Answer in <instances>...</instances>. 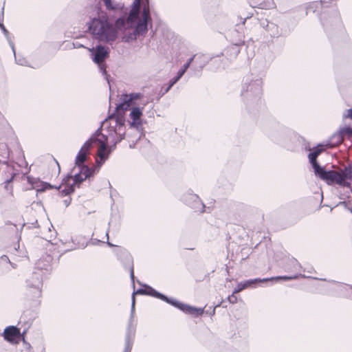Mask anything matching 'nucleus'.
Segmentation results:
<instances>
[{"instance_id": "1", "label": "nucleus", "mask_w": 352, "mask_h": 352, "mask_svg": "<svg viewBox=\"0 0 352 352\" xmlns=\"http://www.w3.org/2000/svg\"><path fill=\"white\" fill-rule=\"evenodd\" d=\"M125 118L122 113H113L106 118L91 136L97 144V164L100 166L109 157V154L125 136Z\"/></svg>"}, {"instance_id": "2", "label": "nucleus", "mask_w": 352, "mask_h": 352, "mask_svg": "<svg viewBox=\"0 0 352 352\" xmlns=\"http://www.w3.org/2000/svg\"><path fill=\"white\" fill-rule=\"evenodd\" d=\"M93 147H97V144L95 143L94 138L91 137L78 153L72 175L63 179L62 184L59 185H52L45 182V190L52 188L61 189L59 192L62 195L66 196L74 191L76 185H79L84 180L91 177L94 174V170L83 165V163L87 159L89 150Z\"/></svg>"}, {"instance_id": "3", "label": "nucleus", "mask_w": 352, "mask_h": 352, "mask_svg": "<svg viewBox=\"0 0 352 352\" xmlns=\"http://www.w3.org/2000/svg\"><path fill=\"white\" fill-rule=\"evenodd\" d=\"M87 29L96 39L111 43L118 36V30H124L122 41L130 43L136 40L138 35L133 23H87Z\"/></svg>"}, {"instance_id": "4", "label": "nucleus", "mask_w": 352, "mask_h": 352, "mask_svg": "<svg viewBox=\"0 0 352 352\" xmlns=\"http://www.w3.org/2000/svg\"><path fill=\"white\" fill-rule=\"evenodd\" d=\"M151 21L148 0H134L126 18H118L115 22H149Z\"/></svg>"}, {"instance_id": "5", "label": "nucleus", "mask_w": 352, "mask_h": 352, "mask_svg": "<svg viewBox=\"0 0 352 352\" xmlns=\"http://www.w3.org/2000/svg\"><path fill=\"white\" fill-rule=\"evenodd\" d=\"M88 50L91 52L93 61L98 65L100 72L109 82V75L107 73V65L104 63L105 59L109 55V48L98 45L95 47L88 48Z\"/></svg>"}, {"instance_id": "6", "label": "nucleus", "mask_w": 352, "mask_h": 352, "mask_svg": "<svg viewBox=\"0 0 352 352\" xmlns=\"http://www.w3.org/2000/svg\"><path fill=\"white\" fill-rule=\"evenodd\" d=\"M262 93V80L260 78H253L247 76L243 85L241 95L246 99H254L261 96Z\"/></svg>"}, {"instance_id": "7", "label": "nucleus", "mask_w": 352, "mask_h": 352, "mask_svg": "<svg viewBox=\"0 0 352 352\" xmlns=\"http://www.w3.org/2000/svg\"><path fill=\"white\" fill-rule=\"evenodd\" d=\"M302 276L300 274H296L292 276H276V277H271V278H254V279H250L245 280L243 282L239 283L236 287L234 289V294H237L242 290L251 287L253 284L256 283H263L267 281H271V280H293L296 279L299 277Z\"/></svg>"}, {"instance_id": "8", "label": "nucleus", "mask_w": 352, "mask_h": 352, "mask_svg": "<svg viewBox=\"0 0 352 352\" xmlns=\"http://www.w3.org/2000/svg\"><path fill=\"white\" fill-rule=\"evenodd\" d=\"M161 300L166 302L167 303L170 304L175 307L178 308L179 309H180L181 311H184L186 314L199 316L204 313V309L196 308L188 305L184 304L174 298H169L166 296V298H161Z\"/></svg>"}, {"instance_id": "9", "label": "nucleus", "mask_w": 352, "mask_h": 352, "mask_svg": "<svg viewBox=\"0 0 352 352\" xmlns=\"http://www.w3.org/2000/svg\"><path fill=\"white\" fill-rule=\"evenodd\" d=\"M140 93H132L131 94H122L120 96V103L116 106V110L126 111L130 106L139 105L135 101L142 97Z\"/></svg>"}, {"instance_id": "10", "label": "nucleus", "mask_w": 352, "mask_h": 352, "mask_svg": "<svg viewBox=\"0 0 352 352\" xmlns=\"http://www.w3.org/2000/svg\"><path fill=\"white\" fill-rule=\"evenodd\" d=\"M135 294H145L157 298H166V296L160 292H157L155 289L152 288L151 287L146 286V289H139L136 292H133L132 294V303H131V317H133L135 313Z\"/></svg>"}, {"instance_id": "11", "label": "nucleus", "mask_w": 352, "mask_h": 352, "mask_svg": "<svg viewBox=\"0 0 352 352\" xmlns=\"http://www.w3.org/2000/svg\"><path fill=\"white\" fill-rule=\"evenodd\" d=\"M90 22H108L106 13L101 10L98 5L92 6L87 8Z\"/></svg>"}, {"instance_id": "12", "label": "nucleus", "mask_w": 352, "mask_h": 352, "mask_svg": "<svg viewBox=\"0 0 352 352\" xmlns=\"http://www.w3.org/2000/svg\"><path fill=\"white\" fill-rule=\"evenodd\" d=\"M48 177L54 180L59 176L60 168L58 162L52 157H47Z\"/></svg>"}, {"instance_id": "13", "label": "nucleus", "mask_w": 352, "mask_h": 352, "mask_svg": "<svg viewBox=\"0 0 352 352\" xmlns=\"http://www.w3.org/2000/svg\"><path fill=\"white\" fill-rule=\"evenodd\" d=\"M315 174L321 179L326 182L329 185L333 184V179L336 175L335 170H325L324 168L320 166H316Z\"/></svg>"}, {"instance_id": "14", "label": "nucleus", "mask_w": 352, "mask_h": 352, "mask_svg": "<svg viewBox=\"0 0 352 352\" xmlns=\"http://www.w3.org/2000/svg\"><path fill=\"white\" fill-rule=\"evenodd\" d=\"M4 338L12 343H17L21 339L20 330L14 326L7 327L4 331Z\"/></svg>"}, {"instance_id": "15", "label": "nucleus", "mask_w": 352, "mask_h": 352, "mask_svg": "<svg viewBox=\"0 0 352 352\" xmlns=\"http://www.w3.org/2000/svg\"><path fill=\"white\" fill-rule=\"evenodd\" d=\"M142 109H141L138 107H135L131 109V113H130V118L133 120L131 122V126H133L138 129L140 127H141L142 124V122L141 120V116L142 115Z\"/></svg>"}, {"instance_id": "16", "label": "nucleus", "mask_w": 352, "mask_h": 352, "mask_svg": "<svg viewBox=\"0 0 352 352\" xmlns=\"http://www.w3.org/2000/svg\"><path fill=\"white\" fill-rule=\"evenodd\" d=\"M184 201L197 211L204 212V205L197 195L190 194L184 198Z\"/></svg>"}, {"instance_id": "17", "label": "nucleus", "mask_w": 352, "mask_h": 352, "mask_svg": "<svg viewBox=\"0 0 352 352\" xmlns=\"http://www.w3.org/2000/svg\"><path fill=\"white\" fill-rule=\"evenodd\" d=\"M195 59V61H199L200 63H201V65H200V68H202L205 63H206L207 61V57L203 54L201 55H195L193 57L190 58L188 61L184 65L183 67L179 69L177 72V75L179 76L180 77H182L184 73L186 72V71L187 70V69L189 67L190 65L191 64V63L193 61V60Z\"/></svg>"}, {"instance_id": "18", "label": "nucleus", "mask_w": 352, "mask_h": 352, "mask_svg": "<svg viewBox=\"0 0 352 352\" xmlns=\"http://www.w3.org/2000/svg\"><path fill=\"white\" fill-rule=\"evenodd\" d=\"M325 6L322 1H314L308 4L306 8V14L307 15H320L322 12V7Z\"/></svg>"}, {"instance_id": "19", "label": "nucleus", "mask_w": 352, "mask_h": 352, "mask_svg": "<svg viewBox=\"0 0 352 352\" xmlns=\"http://www.w3.org/2000/svg\"><path fill=\"white\" fill-rule=\"evenodd\" d=\"M133 318H130L127 333L125 338V346L133 345V338L135 335V327L133 326Z\"/></svg>"}, {"instance_id": "20", "label": "nucleus", "mask_w": 352, "mask_h": 352, "mask_svg": "<svg viewBox=\"0 0 352 352\" xmlns=\"http://www.w3.org/2000/svg\"><path fill=\"white\" fill-rule=\"evenodd\" d=\"M344 139V135L342 131L335 133L329 139L327 145L331 147H335L342 143Z\"/></svg>"}, {"instance_id": "21", "label": "nucleus", "mask_w": 352, "mask_h": 352, "mask_svg": "<svg viewBox=\"0 0 352 352\" xmlns=\"http://www.w3.org/2000/svg\"><path fill=\"white\" fill-rule=\"evenodd\" d=\"M242 35L239 36V42L238 43L234 44L229 47L226 50V54L228 56H230L231 58H235L239 53V44L243 43V41L242 40Z\"/></svg>"}, {"instance_id": "22", "label": "nucleus", "mask_w": 352, "mask_h": 352, "mask_svg": "<svg viewBox=\"0 0 352 352\" xmlns=\"http://www.w3.org/2000/svg\"><path fill=\"white\" fill-rule=\"evenodd\" d=\"M322 148H316L312 152L309 153L308 157L310 163L311 164L314 171L316 170V166H320L316 161V158L322 151Z\"/></svg>"}, {"instance_id": "23", "label": "nucleus", "mask_w": 352, "mask_h": 352, "mask_svg": "<svg viewBox=\"0 0 352 352\" xmlns=\"http://www.w3.org/2000/svg\"><path fill=\"white\" fill-rule=\"evenodd\" d=\"M336 183L342 186L349 187L351 184L349 182H346L344 179L343 173L342 170L340 171H336V175L333 179V184Z\"/></svg>"}, {"instance_id": "24", "label": "nucleus", "mask_w": 352, "mask_h": 352, "mask_svg": "<svg viewBox=\"0 0 352 352\" xmlns=\"http://www.w3.org/2000/svg\"><path fill=\"white\" fill-rule=\"evenodd\" d=\"M148 23H133L134 31L138 36L145 34L148 30Z\"/></svg>"}, {"instance_id": "25", "label": "nucleus", "mask_w": 352, "mask_h": 352, "mask_svg": "<svg viewBox=\"0 0 352 352\" xmlns=\"http://www.w3.org/2000/svg\"><path fill=\"white\" fill-rule=\"evenodd\" d=\"M345 181L351 182L352 181V166H349L345 167L342 170Z\"/></svg>"}, {"instance_id": "26", "label": "nucleus", "mask_w": 352, "mask_h": 352, "mask_svg": "<svg viewBox=\"0 0 352 352\" xmlns=\"http://www.w3.org/2000/svg\"><path fill=\"white\" fill-rule=\"evenodd\" d=\"M124 254L126 255V258L129 264V270H130V276L132 281H134V272H133V265L131 256L126 251H124Z\"/></svg>"}, {"instance_id": "27", "label": "nucleus", "mask_w": 352, "mask_h": 352, "mask_svg": "<svg viewBox=\"0 0 352 352\" xmlns=\"http://www.w3.org/2000/svg\"><path fill=\"white\" fill-rule=\"evenodd\" d=\"M181 78V77L178 75L174 77L170 80L169 86L166 89V92L168 91V90Z\"/></svg>"}, {"instance_id": "28", "label": "nucleus", "mask_w": 352, "mask_h": 352, "mask_svg": "<svg viewBox=\"0 0 352 352\" xmlns=\"http://www.w3.org/2000/svg\"><path fill=\"white\" fill-rule=\"evenodd\" d=\"M56 236V231H54L48 239H45V241H47V243H45V248L48 247V245H53V243L52 242V241L53 239H55Z\"/></svg>"}, {"instance_id": "29", "label": "nucleus", "mask_w": 352, "mask_h": 352, "mask_svg": "<svg viewBox=\"0 0 352 352\" xmlns=\"http://www.w3.org/2000/svg\"><path fill=\"white\" fill-rule=\"evenodd\" d=\"M228 300L232 304H234L237 302V297L235 296V294H234V292L232 295L228 297Z\"/></svg>"}, {"instance_id": "30", "label": "nucleus", "mask_w": 352, "mask_h": 352, "mask_svg": "<svg viewBox=\"0 0 352 352\" xmlns=\"http://www.w3.org/2000/svg\"><path fill=\"white\" fill-rule=\"evenodd\" d=\"M108 10H115L116 8L113 6L111 0H102Z\"/></svg>"}, {"instance_id": "31", "label": "nucleus", "mask_w": 352, "mask_h": 352, "mask_svg": "<svg viewBox=\"0 0 352 352\" xmlns=\"http://www.w3.org/2000/svg\"><path fill=\"white\" fill-rule=\"evenodd\" d=\"M343 135L344 134H348L349 135H352V129L350 128H344L341 129Z\"/></svg>"}, {"instance_id": "32", "label": "nucleus", "mask_w": 352, "mask_h": 352, "mask_svg": "<svg viewBox=\"0 0 352 352\" xmlns=\"http://www.w3.org/2000/svg\"><path fill=\"white\" fill-rule=\"evenodd\" d=\"M265 29H267L268 28H270V29L272 30H275L277 28V25L276 23H270V25L269 23H267L265 27H263Z\"/></svg>"}, {"instance_id": "33", "label": "nucleus", "mask_w": 352, "mask_h": 352, "mask_svg": "<svg viewBox=\"0 0 352 352\" xmlns=\"http://www.w3.org/2000/svg\"><path fill=\"white\" fill-rule=\"evenodd\" d=\"M338 205L344 206L346 209H348L352 213V208H349L348 206V204L346 201L340 202Z\"/></svg>"}, {"instance_id": "34", "label": "nucleus", "mask_w": 352, "mask_h": 352, "mask_svg": "<svg viewBox=\"0 0 352 352\" xmlns=\"http://www.w3.org/2000/svg\"><path fill=\"white\" fill-rule=\"evenodd\" d=\"M344 117L352 119V108L347 110L346 114H344Z\"/></svg>"}, {"instance_id": "35", "label": "nucleus", "mask_w": 352, "mask_h": 352, "mask_svg": "<svg viewBox=\"0 0 352 352\" xmlns=\"http://www.w3.org/2000/svg\"><path fill=\"white\" fill-rule=\"evenodd\" d=\"M245 23H237L236 25V30H243Z\"/></svg>"}, {"instance_id": "36", "label": "nucleus", "mask_w": 352, "mask_h": 352, "mask_svg": "<svg viewBox=\"0 0 352 352\" xmlns=\"http://www.w3.org/2000/svg\"><path fill=\"white\" fill-rule=\"evenodd\" d=\"M133 345L125 346L124 352H131Z\"/></svg>"}, {"instance_id": "37", "label": "nucleus", "mask_w": 352, "mask_h": 352, "mask_svg": "<svg viewBox=\"0 0 352 352\" xmlns=\"http://www.w3.org/2000/svg\"><path fill=\"white\" fill-rule=\"evenodd\" d=\"M133 345L125 346L124 352H131Z\"/></svg>"}, {"instance_id": "38", "label": "nucleus", "mask_w": 352, "mask_h": 352, "mask_svg": "<svg viewBox=\"0 0 352 352\" xmlns=\"http://www.w3.org/2000/svg\"><path fill=\"white\" fill-rule=\"evenodd\" d=\"M74 46L75 48H80V47H83L84 46L78 43H74Z\"/></svg>"}, {"instance_id": "39", "label": "nucleus", "mask_w": 352, "mask_h": 352, "mask_svg": "<svg viewBox=\"0 0 352 352\" xmlns=\"http://www.w3.org/2000/svg\"><path fill=\"white\" fill-rule=\"evenodd\" d=\"M292 263L294 265V267H300L296 260H292Z\"/></svg>"}, {"instance_id": "40", "label": "nucleus", "mask_w": 352, "mask_h": 352, "mask_svg": "<svg viewBox=\"0 0 352 352\" xmlns=\"http://www.w3.org/2000/svg\"><path fill=\"white\" fill-rule=\"evenodd\" d=\"M64 202H65V204L66 206H68L71 202V199L69 198H67L66 199L64 200Z\"/></svg>"}, {"instance_id": "41", "label": "nucleus", "mask_w": 352, "mask_h": 352, "mask_svg": "<svg viewBox=\"0 0 352 352\" xmlns=\"http://www.w3.org/2000/svg\"><path fill=\"white\" fill-rule=\"evenodd\" d=\"M274 2H273V1L270 2V3H269V5L267 6V9L272 8L274 7Z\"/></svg>"}, {"instance_id": "42", "label": "nucleus", "mask_w": 352, "mask_h": 352, "mask_svg": "<svg viewBox=\"0 0 352 352\" xmlns=\"http://www.w3.org/2000/svg\"><path fill=\"white\" fill-rule=\"evenodd\" d=\"M0 28H1L2 30H3L4 32H6V30H5V28H4V27H3V24H2V23H0Z\"/></svg>"}, {"instance_id": "43", "label": "nucleus", "mask_w": 352, "mask_h": 352, "mask_svg": "<svg viewBox=\"0 0 352 352\" xmlns=\"http://www.w3.org/2000/svg\"><path fill=\"white\" fill-rule=\"evenodd\" d=\"M107 245L109 246V247H113L115 246L113 244H112L111 243H110L109 241H107Z\"/></svg>"}, {"instance_id": "44", "label": "nucleus", "mask_w": 352, "mask_h": 352, "mask_svg": "<svg viewBox=\"0 0 352 352\" xmlns=\"http://www.w3.org/2000/svg\"><path fill=\"white\" fill-rule=\"evenodd\" d=\"M48 258H51V256H47V257H45V261H48Z\"/></svg>"}, {"instance_id": "45", "label": "nucleus", "mask_w": 352, "mask_h": 352, "mask_svg": "<svg viewBox=\"0 0 352 352\" xmlns=\"http://www.w3.org/2000/svg\"><path fill=\"white\" fill-rule=\"evenodd\" d=\"M106 236H107V239H109V232L108 231L106 233Z\"/></svg>"}, {"instance_id": "46", "label": "nucleus", "mask_w": 352, "mask_h": 352, "mask_svg": "<svg viewBox=\"0 0 352 352\" xmlns=\"http://www.w3.org/2000/svg\"><path fill=\"white\" fill-rule=\"evenodd\" d=\"M11 46H12V50H13L14 53H15L14 47L13 45H11Z\"/></svg>"}, {"instance_id": "47", "label": "nucleus", "mask_w": 352, "mask_h": 352, "mask_svg": "<svg viewBox=\"0 0 352 352\" xmlns=\"http://www.w3.org/2000/svg\"><path fill=\"white\" fill-rule=\"evenodd\" d=\"M49 232H52V230H51V228H49Z\"/></svg>"}]
</instances>
